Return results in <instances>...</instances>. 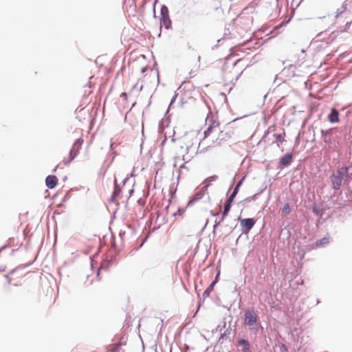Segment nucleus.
I'll use <instances>...</instances> for the list:
<instances>
[{
  "label": "nucleus",
  "mask_w": 352,
  "mask_h": 352,
  "mask_svg": "<svg viewBox=\"0 0 352 352\" xmlns=\"http://www.w3.org/2000/svg\"><path fill=\"white\" fill-rule=\"evenodd\" d=\"M328 120L331 123L339 122V112L336 109H332L330 114L328 116Z\"/></svg>",
  "instance_id": "9d476101"
},
{
  "label": "nucleus",
  "mask_w": 352,
  "mask_h": 352,
  "mask_svg": "<svg viewBox=\"0 0 352 352\" xmlns=\"http://www.w3.org/2000/svg\"><path fill=\"white\" fill-rule=\"evenodd\" d=\"M255 223L256 221L252 218L240 219V225L242 228L243 233L248 234L253 228Z\"/></svg>",
  "instance_id": "20e7f679"
},
{
  "label": "nucleus",
  "mask_w": 352,
  "mask_h": 352,
  "mask_svg": "<svg viewBox=\"0 0 352 352\" xmlns=\"http://www.w3.org/2000/svg\"><path fill=\"white\" fill-rule=\"evenodd\" d=\"M120 193V190L118 187H116L114 189L113 195L111 196V197L110 199L111 201H112V202L116 201L117 199V197H118Z\"/></svg>",
  "instance_id": "ddd939ff"
},
{
  "label": "nucleus",
  "mask_w": 352,
  "mask_h": 352,
  "mask_svg": "<svg viewBox=\"0 0 352 352\" xmlns=\"http://www.w3.org/2000/svg\"><path fill=\"white\" fill-rule=\"evenodd\" d=\"M329 236H324V238L318 240L314 243L315 248H319V247H323L329 244Z\"/></svg>",
  "instance_id": "9b49d317"
},
{
  "label": "nucleus",
  "mask_w": 352,
  "mask_h": 352,
  "mask_svg": "<svg viewBox=\"0 0 352 352\" xmlns=\"http://www.w3.org/2000/svg\"><path fill=\"white\" fill-rule=\"evenodd\" d=\"M239 344H244V347H248V349H250V344L248 343V342L244 339H241L239 341Z\"/></svg>",
  "instance_id": "dca6fc26"
},
{
  "label": "nucleus",
  "mask_w": 352,
  "mask_h": 352,
  "mask_svg": "<svg viewBox=\"0 0 352 352\" xmlns=\"http://www.w3.org/2000/svg\"><path fill=\"white\" fill-rule=\"evenodd\" d=\"M242 352H251L250 349H248V347H243L242 349Z\"/></svg>",
  "instance_id": "6ab92c4d"
},
{
  "label": "nucleus",
  "mask_w": 352,
  "mask_h": 352,
  "mask_svg": "<svg viewBox=\"0 0 352 352\" xmlns=\"http://www.w3.org/2000/svg\"><path fill=\"white\" fill-rule=\"evenodd\" d=\"M285 135H286V133L285 131L280 134H277V133L274 134V138H275V140L277 142L278 146H280L279 143L282 144L285 142Z\"/></svg>",
  "instance_id": "f8f14e48"
},
{
  "label": "nucleus",
  "mask_w": 352,
  "mask_h": 352,
  "mask_svg": "<svg viewBox=\"0 0 352 352\" xmlns=\"http://www.w3.org/2000/svg\"><path fill=\"white\" fill-rule=\"evenodd\" d=\"M291 210L289 204H285L282 209V214L283 216L287 215L289 214Z\"/></svg>",
  "instance_id": "4468645a"
},
{
  "label": "nucleus",
  "mask_w": 352,
  "mask_h": 352,
  "mask_svg": "<svg viewBox=\"0 0 352 352\" xmlns=\"http://www.w3.org/2000/svg\"><path fill=\"white\" fill-rule=\"evenodd\" d=\"M292 161V155L291 153H287L282 157H280L279 160V164L280 166L285 167L289 166Z\"/></svg>",
  "instance_id": "6e6552de"
},
{
  "label": "nucleus",
  "mask_w": 352,
  "mask_h": 352,
  "mask_svg": "<svg viewBox=\"0 0 352 352\" xmlns=\"http://www.w3.org/2000/svg\"><path fill=\"white\" fill-rule=\"evenodd\" d=\"M206 120L208 122L209 126L204 133V139L207 138L212 133H216L221 131L220 124L218 121L214 120L212 118H208Z\"/></svg>",
  "instance_id": "f03ea898"
},
{
  "label": "nucleus",
  "mask_w": 352,
  "mask_h": 352,
  "mask_svg": "<svg viewBox=\"0 0 352 352\" xmlns=\"http://www.w3.org/2000/svg\"><path fill=\"white\" fill-rule=\"evenodd\" d=\"M161 15H162V17L160 19L161 24L164 25V27L166 29H168L171 26V21L168 16V12L167 8L164 7L161 10Z\"/></svg>",
  "instance_id": "39448f33"
},
{
  "label": "nucleus",
  "mask_w": 352,
  "mask_h": 352,
  "mask_svg": "<svg viewBox=\"0 0 352 352\" xmlns=\"http://www.w3.org/2000/svg\"><path fill=\"white\" fill-rule=\"evenodd\" d=\"M349 178V169L346 167H341L338 168L336 173H333L331 177V181L333 188L335 190H338L342 186V181H346Z\"/></svg>",
  "instance_id": "f257e3e1"
},
{
  "label": "nucleus",
  "mask_w": 352,
  "mask_h": 352,
  "mask_svg": "<svg viewBox=\"0 0 352 352\" xmlns=\"http://www.w3.org/2000/svg\"><path fill=\"white\" fill-rule=\"evenodd\" d=\"M121 97H123L125 99H126V98H127L126 94V93H122Z\"/></svg>",
  "instance_id": "412c9836"
},
{
  "label": "nucleus",
  "mask_w": 352,
  "mask_h": 352,
  "mask_svg": "<svg viewBox=\"0 0 352 352\" xmlns=\"http://www.w3.org/2000/svg\"><path fill=\"white\" fill-rule=\"evenodd\" d=\"M239 184H238L236 185V186L235 187V188L234 189L233 192H232V194L230 195L229 197L234 199V197H236V195L237 194V192H238V188H239Z\"/></svg>",
  "instance_id": "2eb2a0df"
},
{
  "label": "nucleus",
  "mask_w": 352,
  "mask_h": 352,
  "mask_svg": "<svg viewBox=\"0 0 352 352\" xmlns=\"http://www.w3.org/2000/svg\"><path fill=\"white\" fill-rule=\"evenodd\" d=\"M214 284V282H212V283L211 284L210 287H212Z\"/></svg>",
  "instance_id": "4be33fe9"
},
{
  "label": "nucleus",
  "mask_w": 352,
  "mask_h": 352,
  "mask_svg": "<svg viewBox=\"0 0 352 352\" xmlns=\"http://www.w3.org/2000/svg\"><path fill=\"white\" fill-rule=\"evenodd\" d=\"M58 181L55 175H48L45 179V184L49 188H54L57 185Z\"/></svg>",
  "instance_id": "0eeeda50"
},
{
  "label": "nucleus",
  "mask_w": 352,
  "mask_h": 352,
  "mask_svg": "<svg viewBox=\"0 0 352 352\" xmlns=\"http://www.w3.org/2000/svg\"><path fill=\"white\" fill-rule=\"evenodd\" d=\"M281 347L285 352H288V349L285 344H283Z\"/></svg>",
  "instance_id": "a211bd4d"
},
{
  "label": "nucleus",
  "mask_w": 352,
  "mask_h": 352,
  "mask_svg": "<svg viewBox=\"0 0 352 352\" xmlns=\"http://www.w3.org/2000/svg\"><path fill=\"white\" fill-rule=\"evenodd\" d=\"M346 8H347V6H346V1H345L342 5V7L340 9V10H338V13H342V12H344L346 10Z\"/></svg>",
  "instance_id": "f3484780"
},
{
  "label": "nucleus",
  "mask_w": 352,
  "mask_h": 352,
  "mask_svg": "<svg viewBox=\"0 0 352 352\" xmlns=\"http://www.w3.org/2000/svg\"><path fill=\"white\" fill-rule=\"evenodd\" d=\"M244 323L250 327L256 324L258 316L254 310L248 309L245 311Z\"/></svg>",
  "instance_id": "7ed1b4c3"
},
{
  "label": "nucleus",
  "mask_w": 352,
  "mask_h": 352,
  "mask_svg": "<svg viewBox=\"0 0 352 352\" xmlns=\"http://www.w3.org/2000/svg\"><path fill=\"white\" fill-rule=\"evenodd\" d=\"M78 144V141L76 142L73 146V148L71 149L69 157L67 160H64V164H69L72 160L74 159V157L78 155V150L79 148L80 144Z\"/></svg>",
  "instance_id": "423d86ee"
},
{
  "label": "nucleus",
  "mask_w": 352,
  "mask_h": 352,
  "mask_svg": "<svg viewBox=\"0 0 352 352\" xmlns=\"http://www.w3.org/2000/svg\"><path fill=\"white\" fill-rule=\"evenodd\" d=\"M234 201L233 199H231L230 197H228V199L226 200L225 205H224V209L222 214V217L220 220V221H223L225 217L228 215V212H230L231 205L232 201Z\"/></svg>",
  "instance_id": "1a4fd4ad"
},
{
  "label": "nucleus",
  "mask_w": 352,
  "mask_h": 352,
  "mask_svg": "<svg viewBox=\"0 0 352 352\" xmlns=\"http://www.w3.org/2000/svg\"><path fill=\"white\" fill-rule=\"evenodd\" d=\"M141 70H142V73H144L146 71H147V67H143Z\"/></svg>",
  "instance_id": "aec40b11"
}]
</instances>
